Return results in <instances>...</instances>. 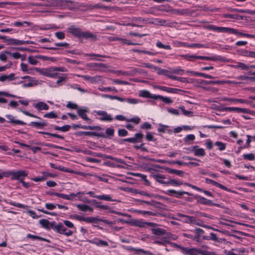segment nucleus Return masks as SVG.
I'll use <instances>...</instances> for the list:
<instances>
[{
	"instance_id": "obj_38",
	"label": "nucleus",
	"mask_w": 255,
	"mask_h": 255,
	"mask_svg": "<svg viewBox=\"0 0 255 255\" xmlns=\"http://www.w3.org/2000/svg\"><path fill=\"white\" fill-rule=\"evenodd\" d=\"M40 224L44 228L50 229L51 222H49L46 219H41L39 220Z\"/></svg>"
},
{
	"instance_id": "obj_32",
	"label": "nucleus",
	"mask_w": 255,
	"mask_h": 255,
	"mask_svg": "<svg viewBox=\"0 0 255 255\" xmlns=\"http://www.w3.org/2000/svg\"><path fill=\"white\" fill-rule=\"evenodd\" d=\"M155 88L159 90H162L163 91H165L166 92L170 93H175L176 91L178 90V89H176L168 88V87L161 86H156Z\"/></svg>"
},
{
	"instance_id": "obj_5",
	"label": "nucleus",
	"mask_w": 255,
	"mask_h": 255,
	"mask_svg": "<svg viewBox=\"0 0 255 255\" xmlns=\"http://www.w3.org/2000/svg\"><path fill=\"white\" fill-rule=\"evenodd\" d=\"M223 111L236 112L238 113L251 114V111L246 108L237 107H225L222 109Z\"/></svg>"
},
{
	"instance_id": "obj_27",
	"label": "nucleus",
	"mask_w": 255,
	"mask_h": 255,
	"mask_svg": "<svg viewBox=\"0 0 255 255\" xmlns=\"http://www.w3.org/2000/svg\"><path fill=\"white\" fill-rule=\"evenodd\" d=\"M57 77L58 79V80L56 82V84L57 86L62 85V83L66 82L68 79L67 75L65 74H58V75Z\"/></svg>"
},
{
	"instance_id": "obj_13",
	"label": "nucleus",
	"mask_w": 255,
	"mask_h": 255,
	"mask_svg": "<svg viewBox=\"0 0 255 255\" xmlns=\"http://www.w3.org/2000/svg\"><path fill=\"white\" fill-rule=\"evenodd\" d=\"M196 156H204L206 154L205 150L204 148H199L198 146L195 145L192 147L191 150Z\"/></svg>"
},
{
	"instance_id": "obj_7",
	"label": "nucleus",
	"mask_w": 255,
	"mask_h": 255,
	"mask_svg": "<svg viewBox=\"0 0 255 255\" xmlns=\"http://www.w3.org/2000/svg\"><path fill=\"white\" fill-rule=\"evenodd\" d=\"M122 247L123 248H124V249L129 251H130V252H131V251L137 252L138 254L142 253L145 255H153V254L152 253L147 251H144L141 249H136V248L131 247L130 246H124V245H122Z\"/></svg>"
},
{
	"instance_id": "obj_39",
	"label": "nucleus",
	"mask_w": 255,
	"mask_h": 255,
	"mask_svg": "<svg viewBox=\"0 0 255 255\" xmlns=\"http://www.w3.org/2000/svg\"><path fill=\"white\" fill-rule=\"evenodd\" d=\"M153 234L157 236H162L165 234V231L161 228H153L151 229Z\"/></svg>"
},
{
	"instance_id": "obj_34",
	"label": "nucleus",
	"mask_w": 255,
	"mask_h": 255,
	"mask_svg": "<svg viewBox=\"0 0 255 255\" xmlns=\"http://www.w3.org/2000/svg\"><path fill=\"white\" fill-rule=\"evenodd\" d=\"M159 128H158V131L159 132H167L169 133H171L172 132V130L170 129H169V126L167 125H163L161 124L159 125Z\"/></svg>"
},
{
	"instance_id": "obj_25",
	"label": "nucleus",
	"mask_w": 255,
	"mask_h": 255,
	"mask_svg": "<svg viewBox=\"0 0 255 255\" xmlns=\"http://www.w3.org/2000/svg\"><path fill=\"white\" fill-rule=\"evenodd\" d=\"M74 128H81L84 129H89V130H102V128L99 126H82L81 125H75L73 126Z\"/></svg>"
},
{
	"instance_id": "obj_52",
	"label": "nucleus",
	"mask_w": 255,
	"mask_h": 255,
	"mask_svg": "<svg viewBox=\"0 0 255 255\" xmlns=\"http://www.w3.org/2000/svg\"><path fill=\"white\" fill-rule=\"evenodd\" d=\"M194 222H193L192 223V224L198 225L199 226L203 227L206 228H210V227L208 226L204 225L202 221H200V220L197 219L195 217H194Z\"/></svg>"
},
{
	"instance_id": "obj_41",
	"label": "nucleus",
	"mask_w": 255,
	"mask_h": 255,
	"mask_svg": "<svg viewBox=\"0 0 255 255\" xmlns=\"http://www.w3.org/2000/svg\"><path fill=\"white\" fill-rule=\"evenodd\" d=\"M26 237L27 238L32 239L33 240L37 239V240L42 241H45V242H48V243L50 242V241L46 239L43 238L39 237V236L33 235L30 234H27L26 236Z\"/></svg>"
},
{
	"instance_id": "obj_3",
	"label": "nucleus",
	"mask_w": 255,
	"mask_h": 255,
	"mask_svg": "<svg viewBox=\"0 0 255 255\" xmlns=\"http://www.w3.org/2000/svg\"><path fill=\"white\" fill-rule=\"evenodd\" d=\"M5 177L11 176L12 180H17L19 182L28 175V172L25 170H18L17 171H8L5 172Z\"/></svg>"
},
{
	"instance_id": "obj_64",
	"label": "nucleus",
	"mask_w": 255,
	"mask_h": 255,
	"mask_svg": "<svg viewBox=\"0 0 255 255\" xmlns=\"http://www.w3.org/2000/svg\"><path fill=\"white\" fill-rule=\"evenodd\" d=\"M243 157L244 159L249 160H254L255 158V156L253 153L245 154L243 155Z\"/></svg>"
},
{
	"instance_id": "obj_49",
	"label": "nucleus",
	"mask_w": 255,
	"mask_h": 255,
	"mask_svg": "<svg viewBox=\"0 0 255 255\" xmlns=\"http://www.w3.org/2000/svg\"><path fill=\"white\" fill-rule=\"evenodd\" d=\"M89 65L92 67H94L96 69H99V68H107V66L106 64L103 63H91L89 64Z\"/></svg>"
},
{
	"instance_id": "obj_15",
	"label": "nucleus",
	"mask_w": 255,
	"mask_h": 255,
	"mask_svg": "<svg viewBox=\"0 0 255 255\" xmlns=\"http://www.w3.org/2000/svg\"><path fill=\"white\" fill-rule=\"evenodd\" d=\"M205 182L206 183H208V184H211L212 185H215V186L216 187H218L222 189H223L225 191H229V192H231V190L229 189V188H228L227 187H226V186L218 183L217 182L214 181V180H213L212 179H209V178H206L205 179Z\"/></svg>"
},
{
	"instance_id": "obj_11",
	"label": "nucleus",
	"mask_w": 255,
	"mask_h": 255,
	"mask_svg": "<svg viewBox=\"0 0 255 255\" xmlns=\"http://www.w3.org/2000/svg\"><path fill=\"white\" fill-rule=\"evenodd\" d=\"M222 100L223 101H228L232 103H234V104L241 103L246 104L249 105L251 104V101L243 99L229 98L227 97H224L222 98Z\"/></svg>"
},
{
	"instance_id": "obj_58",
	"label": "nucleus",
	"mask_w": 255,
	"mask_h": 255,
	"mask_svg": "<svg viewBox=\"0 0 255 255\" xmlns=\"http://www.w3.org/2000/svg\"><path fill=\"white\" fill-rule=\"evenodd\" d=\"M180 56L183 58V59L188 60V61H192V58L197 59V57H198L199 56H196L194 55H189V54H185V55H182Z\"/></svg>"
},
{
	"instance_id": "obj_9",
	"label": "nucleus",
	"mask_w": 255,
	"mask_h": 255,
	"mask_svg": "<svg viewBox=\"0 0 255 255\" xmlns=\"http://www.w3.org/2000/svg\"><path fill=\"white\" fill-rule=\"evenodd\" d=\"M7 40L9 44L14 45H24V44H33L34 43V42L32 41L19 40L18 39H13V38H9Z\"/></svg>"
},
{
	"instance_id": "obj_35",
	"label": "nucleus",
	"mask_w": 255,
	"mask_h": 255,
	"mask_svg": "<svg viewBox=\"0 0 255 255\" xmlns=\"http://www.w3.org/2000/svg\"><path fill=\"white\" fill-rule=\"evenodd\" d=\"M223 17L224 18H233V19H236L238 20H243L244 19V16L239 15L238 14H223Z\"/></svg>"
},
{
	"instance_id": "obj_45",
	"label": "nucleus",
	"mask_w": 255,
	"mask_h": 255,
	"mask_svg": "<svg viewBox=\"0 0 255 255\" xmlns=\"http://www.w3.org/2000/svg\"><path fill=\"white\" fill-rule=\"evenodd\" d=\"M77 76L82 77L85 80L90 81L92 83L95 82L97 80V77H91L88 75H78Z\"/></svg>"
},
{
	"instance_id": "obj_31",
	"label": "nucleus",
	"mask_w": 255,
	"mask_h": 255,
	"mask_svg": "<svg viewBox=\"0 0 255 255\" xmlns=\"http://www.w3.org/2000/svg\"><path fill=\"white\" fill-rule=\"evenodd\" d=\"M81 37H84L86 39H91L93 40H96L97 39L96 35L89 31H82Z\"/></svg>"
},
{
	"instance_id": "obj_8",
	"label": "nucleus",
	"mask_w": 255,
	"mask_h": 255,
	"mask_svg": "<svg viewBox=\"0 0 255 255\" xmlns=\"http://www.w3.org/2000/svg\"><path fill=\"white\" fill-rule=\"evenodd\" d=\"M67 31L76 37L81 38L82 31L78 27L72 25L68 28Z\"/></svg>"
},
{
	"instance_id": "obj_18",
	"label": "nucleus",
	"mask_w": 255,
	"mask_h": 255,
	"mask_svg": "<svg viewBox=\"0 0 255 255\" xmlns=\"http://www.w3.org/2000/svg\"><path fill=\"white\" fill-rule=\"evenodd\" d=\"M6 117L8 119L9 123L17 125H25L26 123L19 120H16L15 118L11 115H7Z\"/></svg>"
},
{
	"instance_id": "obj_22",
	"label": "nucleus",
	"mask_w": 255,
	"mask_h": 255,
	"mask_svg": "<svg viewBox=\"0 0 255 255\" xmlns=\"http://www.w3.org/2000/svg\"><path fill=\"white\" fill-rule=\"evenodd\" d=\"M17 79L14 73H11L8 75H3L0 76V81L4 82L6 81H11Z\"/></svg>"
},
{
	"instance_id": "obj_2",
	"label": "nucleus",
	"mask_w": 255,
	"mask_h": 255,
	"mask_svg": "<svg viewBox=\"0 0 255 255\" xmlns=\"http://www.w3.org/2000/svg\"><path fill=\"white\" fill-rule=\"evenodd\" d=\"M45 5L59 6L73 9L77 6V3L75 1L69 0H47V3Z\"/></svg>"
},
{
	"instance_id": "obj_20",
	"label": "nucleus",
	"mask_w": 255,
	"mask_h": 255,
	"mask_svg": "<svg viewBox=\"0 0 255 255\" xmlns=\"http://www.w3.org/2000/svg\"><path fill=\"white\" fill-rule=\"evenodd\" d=\"M156 70H157V73L158 75H162L172 79L173 75L171 74L170 71L160 68H157Z\"/></svg>"
},
{
	"instance_id": "obj_37",
	"label": "nucleus",
	"mask_w": 255,
	"mask_h": 255,
	"mask_svg": "<svg viewBox=\"0 0 255 255\" xmlns=\"http://www.w3.org/2000/svg\"><path fill=\"white\" fill-rule=\"evenodd\" d=\"M71 126L70 125H66L63 127H59L57 126H54V129L56 130H60L63 132H66L70 130Z\"/></svg>"
},
{
	"instance_id": "obj_61",
	"label": "nucleus",
	"mask_w": 255,
	"mask_h": 255,
	"mask_svg": "<svg viewBox=\"0 0 255 255\" xmlns=\"http://www.w3.org/2000/svg\"><path fill=\"white\" fill-rule=\"evenodd\" d=\"M20 68L22 71L26 72L28 74H31V71H29L28 65L24 63L20 64Z\"/></svg>"
},
{
	"instance_id": "obj_10",
	"label": "nucleus",
	"mask_w": 255,
	"mask_h": 255,
	"mask_svg": "<svg viewBox=\"0 0 255 255\" xmlns=\"http://www.w3.org/2000/svg\"><path fill=\"white\" fill-rule=\"evenodd\" d=\"M85 222L89 223H97L98 222H103L107 224H111L112 223L111 222H110L108 220H103L102 219L99 218L98 217H85Z\"/></svg>"
},
{
	"instance_id": "obj_54",
	"label": "nucleus",
	"mask_w": 255,
	"mask_h": 255,
	"mask_svg": "<svg viewBox=\"0 0 255 255\" xmlns=\"http://www.w3.org/2000/svg\"><path fill=\"white\" fill-rule=\"evenodd\" d=\"M116 40H121L122 43L125 44H127L128 45H136L139 44L138 43L131 42L129 41H128V40H127L126 39H121L120 38H116Z\"/></svg>"
},
{
	"instance_id": "obj_23",
	"label": "nucleus",
	"mask_w": 255,
	"mask_h": 255,
	"mask_svg": "<svg viewBox=\"0 0 255 255\" xmlns=\"http://www.w3.org/2000/svg\"><path fill=\"white\" fill-rule=\"evenodd\" d=\"M153 178L160 184L167 185V179H165L164 175L161 174H156L153 175Z\"/></svg>"
},
{
	"instance_id": "obj_36",
	"label": "nucleus",
	"mask_w": 255,
	"mask_h": 255,
	"mask_svg": "<svg viewBox=\"0 0 255 255\" xmlns=\"http://www.w3.org/2000/svg\"><path fill=\"white\" fill-rule=\"evenodd\" d=\"M77 207L80 210L82 211L86 212L88 210L91 212L93 211V208L86 204H78L77 205Z\"/></svg>"
},
{
	"instance_id": "obj_4",
	"label": "nucleus",
	"mask_w": 255,
	"mask_h": 255,
	"mask_svg": "<svg viewBox=\"0 0 255 255\" xmlns=\"http://www.w3.org/2000/svg\"><path fill=\"white\" fill-rule=\"evenodd\" d=\"M97 115L99 116L100 117L98 119L102 121L105 122H112L113 121L114 118L112 116L105 111H98L96 112Z\"/></svg>"
},
{
	"instance_id": "obj_46",
	"label": "nucleus",
	"mask_w": 255,
	"mask_h": 255,
	"mask_svg": "<svg viewBox=\"0 0 255 255\" xmlns=\"http://www.w3.org/2000/svg\"><path fill=\"white\" fill-rule=\"evenodd\" d=\"M8 203L10 205L20 208L27 209L28 207V206L27 205H25L19 203H15L13 201H9Z\"/></svg>"
},
{
	"instance_id": "obj_48",
	"label": "nucleus",
	"mask_w": 255,
	"mask_h": 255,
	"mask_svg": "<svg viewBox=\"0 0 255 255\" xmlns=\"http://www.w3.org/2000/svg\"><path fill=\"white\" fill-rule=\"evenodd\" d=\"M168 172L171 174H175L181 177H182L184 175V172L182 170H179L174 169H169L168 170Z\"/></svg>"
},
{
	"instance_id": "obj_51",
	"label": "nucleus",
	"mask_w": 255,
	"mask_h": 255,
	"mask_svg": "<svg viewBox=\"0 0 255 255\" xmlns=\"http://www.w3.org/2000/svg\"><path fill=\"white\" fill-rule=\"evenodd\" d=\"M73 234V232L66 229L64 226L63 225L62 228V232L61 234H64L66 235V236H69L72 235Z\"/></svg>"
},
{
	"instance_id": "obj_12",
	"label": "nucleus",
	"mask_w": 255,
	"mask_h": 255,
	"mask_svg": "<svg viewBox=\"0 0 255 255\" xmlns=\"http://www.w3.org/2000/svg\"><path fill=\"white\" fill-rule=\"evenodd\" d=\"M210 29L218 32L223 33H231L233 31V28L225 27H218L216 26H211Z\"/></svg>"
},
{
	"instance_id": "obj_30",
	"label": "nucleus",
	"mask_w": 255,
	"mask_h": 255,
	"mask_svg": "<svg viewBox=\"0 0 255 255\" xmlns=\"http://www.w3.org/2000/svg\"><path fill=\"white\" fill-rule=\"evenodd\" d=\"M35 108L37 109L38 110L41 111L48 110L49 107V106L47 105L46 103L42 102H39L35 105Z\"/></svg>"
},
{
	"instance_id": "obj_40",
	"label": "nucleus",
	"mask_w": 255,
	"mask_h": 255,
	"mask_svg": "<svg viewBox=\"0 0 255 255\" xmlns=\"http://www.w3.org/2000/svg\"><path fill=\"white\" fill-rule=\"evenodd\" d=\"M235 68H241L242 70H247L249 69V67L242 62H238L237 65L232 66Z\"/></svg>"
},
{
	"instance_id": "obj_53",
	"label": "nucleus",
	"mask_w": 255,
	"mask_h": 255,
	"mask_svg": "<svg viewBox=\"0 0 255 255\" xmlns=\"http://www.w3.org/2000/svg\"><path fill=\"white\" fill-rule=\"evenodd\" d=\"M4 52L15 59H19L21 56V54L18 52L11 53L8 51H5Z\"/></svg>"
},
{
	"instance_id": "obj_17",
	"label": "nucleus",
	"mask_w": 255,
	"mask_h": 255,
	"mask_svg": "<svg viewBox=\"0 0 255 255\" xmlns=\"http://www.w3.org/2000/svg\"><path fill=\"white\" fill-rule=\"evenodd\" d=\"M29 126L36 128H37L42 129L47 126V123L44 121H41L39 122H32L29 125Z\"/></svg>"
},
{
	"instance_id": "obj_26",
	"label": "nucleus",
	"mask_w": 255,
	"mask_h": 255,
	"mask_svg": "<svg viewBox=\"0 0 255 255\" xmlns=\"http://www.w3.org/2000/svg\"><path fill=\"white\" fill-rule=\"evenodd\" d=\"M62 226L63 225L61 223L56 224L55 222H51V228L60 234H61Z\"/></svg>"
},
{
	"instance_id": "obj_19",
	"label": "nucleus",
	"mask_w": 255,
	"mask_h": 255,
	"mask_svg": "<svg viewBox=\"0 0 255 255\" xmlns=\"http://www.w3.org/2000/svg\"><path fill=\"white\" fill-rule=\"evenodd\" d=\"M89 242L97 246L107 247L108 246V243L107 242L98 239L97 238H95L92 240H90L89 241Z\"/></svg>"
},
{
	"instance_id": "obj_62",
	"label": "nucleus",
	"mask_w": 255,
	"mask_h": 255,
	"mask_svg": "<svg viewBox=\"0 0 255 255\" xmlns=\"http://www.w3.org/2000/svg\"><path fill=\"white\" fill-rule=\"evenodd\" d=\"M26 24L27 26L31 25V23L29 21H24L23 22L16 21L13 23V25L15 26H22L23 24Z\"/></svg>"
},
{
	"instance_id": "obj_63",
	"label": "nucleus",
	"mask_w": 255,
	"mask_h": 255,
	"mask_svg": "<svg viewBox=\"0 0 255 255\" xmlns=\"http://www.w3.org/2000/svg\"><path fill=\"white\" fill-rule=\"evenodd\" d=\"M179 248L180 249L181 251L185 255H190V251L192 248H185L183 247L179 246Z\"/></svg>"
},
{
	"instance_id": "obj_14",
	"label": "nucleus",
	"mask_w": 255,
	"mask_h": 255,
	"mask_svg": "<svg viewBox=\"0 0 255 255\" xmlns=\"http://www.w3.org/2000/svg\"><path fill=\"white\" fill-rule=\"evenodd\" d=\"M167 194L170 196H173L177 198H180L183 194L190 195V194L185 191H176L174 190L170 189L167 191Z\"/></svg>"
},
{
	"instance_id": "obj_55",
	"label": "nucleus",
	"mask_w": 255,
	"mask_h": 255,
	"mask_svg": "<svg viewBox=\"0 0 255 255\" xmlns=\"http://www.w3.org/2000/svg\"><path fill=\"white\" fill-rule=\"evenodd\" d=\"M140 119L138 117H135L133 118L128 119L127 120V122H132L136 125L138 124L140 122Z\"/></svg>"
},
{
	"instance_id": "obj_60",
	"label": "nucleus",
	"mask_w": 255,
	"mask_h": 255,
	"mask_svg": "<svg viewBox=\"0 0 255 255\" xmlns=\"http://www.w3.org/2000/svg\"><path fill=\"white\" fill-rule=\"evenodd\" d=\"M28 61L30 64L32 65H36L38 63V61L36 60V59L32 56H30L28 57Z\"/></svg>"
},
{
	"instance_id": "obj_47",
	"label": "nucleus",
	"mask_w": 255,
	"mask_h": 255,
	"mask_svg": "<svg viewBox=\"0 0 255 255\" xmlns=\"http://www.w3.org/2000/svg\"><path fill=\"white\" fill-rule=\"evenodd\" d=\"M198 202L200 204L204 205H210L212 203L211 200H208L204 197H199L198 200Z\"/></svg>"
},
{
	"instance_id": "obj_33",
	"label": "nucleus",
	"mask_w": 255,
	"mask_h": 255,
	"mask_svg": "<svg viewBox=\"0 0 255 255\" xmlns=\"http://www.w3.org/2000/svg\"><path fill=\"white\" fill-rule=\"evenodd\" d=\"M233 34H236L237 35L247 37L248 38H255V35L250 34L244 33L241 32H239L237 29L233 28V31H232V33Z\"/></svg>"
},
{
	"instance_id": "obj_44",
	"label": "nucleus",
	"mask_w": 255,
	"mask_h": 255,
	"mask_svg": "<svg viewBox=\"0 0 255 255\" xmlns=\"http://www.w3.org/2000/svg\"><path fill=\"white\" fill-rule=\"evenodd\" d=\"M171 184L174 186H180L182 184V183L179 180L174 179H167V185Z\"/></svg>"
},
{
	"instance_id": "obj_16",
	"label": "nucleus",
	"mask_w": 255,
	"mask_h": 255,
	"mask_svg": "<svg viewBox=\"0 0 255 255\" xmlns=\"http://www.w3.org/2000/svg\"><path fill=\"white\" fill-rule=\"evenodd\" d=\"M88 111H89L87 108H81L78 109L77 113L78 115L83 120L85 121H90L91 120L88 118V116L86 114V113H88Z\"/></svg>"
},
{
	"instance_id": "obj_42",
	"label": "nucleus",
	"mask_w": 255,
	"mask_h": 255,
	"mask_svg": "<svg viewBox=\"0 0 255 255\" xmlns=\"http://www.w3.org/2000/svg\"><path fill=\"white\" fill-rule=\"evenodd\" d=\"M214 144L218 147V149L220 151H223L226 148V144L221 141H217L215 142Z\"/></svg>"
},
{
	"instance_id": "obj_43",
	"label": "nucleus",
	"mask_w": 255,
	"mask_h": 255,
	"mask_svg": "<svg viewBox=\"0 0 255 255\" xmlns=\"http://www.w3.org/2000/svg\"><path fill=\"white\" fill-rule=\"evenodd\" d=\"M97 198L99 200H105V201H115V200L112 199V197L109 195H98V197H97Z\"/></svg>"
},
{
	"instance_id": "obj_6",
	"label": "nucleus",
	"mask_w": 255,
	"mask_h": 255,
	"mask_svg": "<svg viewBox=\"0 0 255 255\" xmlns=\"http://www.w3.org/2000/svg\"><path fill=\"white\" fill-rule=\"evenodd\" d=\"M133 225L139 228H146L147 226L155 227L156 224L154 223L144 222L139 220H135L133 221Z\"/></svg>"
},
{
	"instance_id": "obj_29",
	"label": "nucleus",
	"mask_w": 255,
	"mask_h": 255,
	"mask_svg": "<svg viewBox=\"0 0 255 255\" xmlns=\"http://www.w3.org/2000/svg\"><path fill=\"white\" fill-rule=\"evenodd\" d=\"M79 134L80 135H85L88 136H98L100 137H105L103 133H98L93 131H80Z\"/></svg>"
},
{
	"instance_id": "obj_24",
	"label": "nucleus",
	"mask_w": 255,
	"mask_h": 255,
	"mask_svg": "<svg viewBox=\"0 0 255 255\" xmlns=\"http://www.w3.org/2000/svg\"><path fill=\"white\" fill-rule=\"evenodd\" d=\"M182 45L184 47H188L191 48H208V46L205 44L200 43H182Z\"/></svg>"
},
{
	"instance_id": "obj_56",
	"label": "nucleus",
	"mask_w": 255,
	"mask_h": 255,
	"mask_svg": "<svg viewBox=\"0 0 255 255\" xmlns=\"http://www.w3.org/2000/svg\"><path fill=\"white\" fill-rule=\"evenodd\" d=\"M197 59L215 61L217 60V58L215 56L207 57V56H199L198 57H197Z\"/></svg>"
},
{
	"instance_id": "obj_28",
	"label": "nucleus",
	"mask_w": 255,
	"mask_h": 255,
	"mask_svg": "<svg viewBox=\"0 0 255 255\" xmlns=\"http://www.w3.org/2000/svg\"><path fill=\"white\" fill-rule=\"evenodd\" d=\"M190 255H210L201 249H197L195 248H192L190 251Z\"/></svg>"
},
{
	"instance_id": "obj_57",
	"label": "nucleus",
	"mask_w": 255,
	"mask_h": 255,
	"mask_svg": "<svg viewBox=\"0 0 255 255\" xmlns=\"http://www.w3.org/2000/svg\"><path fill=\"white\" fill-rule=\"evenodd\" d=\"M156 46L159 48H163L165 49H171V46L169 45H164L160 41H158L156 43Z\"/></svg>"
},
{
	"instance_id": "obj_59",
	"label": "nucleus",
	"mask_w": 255,
	"mask_h": 255,
	"mask_svg": "<svg viewBox=\"0 0 255 255\" xmlns=\"http://www.w3.org/2000/svg\"><path fill=\"white\" fill-rule=\"evenodd\" d=\"M44 117L49 119H55L57 117V115L54 112H51L44 115Z\"/></svg>"
},
{
	"instance_id": "obj_50",
	"label": "nucleus",
	"mask_w": 255,
	"mask_h": 255,
	"mask_svg": "<svg viewBox=\"0 0 255 255\" xmlns=\"http://www.w3.org/2000/svg\"><path fill=\"white\" fill-rule=\"evenodd\" d=\"M38 133L48 135H50V136H53L54 137H57V138L62 139H64V137L63 136L60 135L59 134H56V133H49V132H44V131H39Z\"/></svg>"
},
{
	"instance_id": "obj_21",
	"label": "nucleus",
	"mask_w": 255,
	"mask_h": 255,
	"mask_svg": "<svg viewBox=\"0 0 255 255\" xmlns=\"http://www.w3.org/2000/svg\"><path fill=\"white\" fill-rule=\"evenodd\" d=\"M178 216L182 218V221L184 223L192 224L193 222H194V217L185 215L181 213H178Z\"/></svg>"
},
{
	"instance_id": "obj_1",
	"label": "nucleus",
	"mask_w": 255,
	"mask_h": 255,
	"mask_svg": "<svg viewBox=\"0 0 255 255\" xmlns=\"http://www.w3.org/2000/svg\"><path fill=\"white\" fill-rule=\"evenodd\" d=\"M35 71L40 74L52 78H56L58 75V72H66L67 68L64 67H50L45 68H34Z\"/></svg>"
}]
</instances>
